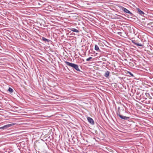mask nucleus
Returning <instances> with one entry per match:
<instances>
[{
    "instance_id": "1",
    "label": "nucleus",
    "mask_w": 153,
    "mask_h": 153,
    "mask_svg": "<svg viewBox=\"0 0 153 153\" xmlns=\"http://www.w3.org/2000/svg\"><path fill=\"white\" fill-rule=\"evenodd\" d=\"M65 62L67 65L74 68L78 71H80V70H79L77 65L74 63H70L67 61H65Z\"/></svg>"
},
{
    "instance_id": "2",
    "label": "nucleus",
    "mask_w": 153,
    "mask_h": 153,
    "mask_svg": "<svg viewBox=\"0 0 153 153\" xmlns=\"http://www.w3.org/2000/svg\"><path fill=\"white\" fill-rule=\"evenodd\" d=\"M15 124V123H12L9 124H7L5 125L2 127H0V129H6L8 128L9 127L12 126H13Z\"/></svg>"
},
{
    "instance_id": "3",
    "label": "nucleus",
    "mask_w": 153,
    "mask_h": 153,
    "mask_svg": "<svg viewBox=\"0 0 153 153\" xmlns=\"http://www.w3.org/2000/svg\"><path fill=\"white\" fill-rule=\"evenodd\" d=\"M117 115L121 119L124 120H128L129 118V117H126L124 116L121 115L119 113H117Z\"/></svg>"
},
{
    "instance_id": "4",
    "label": "nucleus",
    "mask_w": 153,
    "mask_h": 153,
    "mask_svg": "<svg viewBox=\"0 0 153 153\" xmlns=\"http://www.w3.org/2000/svg\"><path fill=\"white\" fill-rule=\"evenodd\" d=\"M122 10H123L124 12H125V13L129 14H131V13L128 10H127V9L124 8L123 7H122Z\"/></svg>"
},
{
    "instance_id": "5",
    "label": "nucleus",
    "mask_w": 153,
    "mask_h": 153,
    "mask_svg": "<svg viewBox=\"0 0 153 153\" xmlns=\"http://www.w3.org/2000/svg\"><path fill=\"white\" fill-rule=\"evenodd\" d=\"M87 120L91 124H94V121L92 118L90 117H87Z\"/></svg>"
},
{
    "instance_id": "6",
    "label": "nucleus",
    "mask_w": 153,
    "mask_h": 153,
    "mask_svg": "<svg viewBox=\"0 0 153 153\" xmlns=\"http://www.w3.org/2000/svg\"><path fill=\"white\" fill-rule=\"evenodd\" d=\"M137 12L141 16H143L144 14V13L139 8H137Z\"/></svg>"
},
{
    "instance_id": "7",
    "label": "nucleus",
    "mask_w": 153,
    "mask_h": 153,
    "mask_svg": "<svg viewBox=\"0 0 153 153\" xmlns=\"http://www.w3.org/2000/svg\"><path fill=\"white\" fill-rule=\"evenodd\" d=\"M132 42L135 45L139 46H142L143 45L141 44H138L137 43L135 42V41L134 40H132Z\"/></svg>"
},
{
    "instance_id": "8",
    "label": "nucleus",
    "mask_w": 153,
    "mask_h": 153,
    "mask_svg": "<svg viewBox=\"0 0 153 153\" xmlns=\"http://www.w3.org/2000/svg\"><path fill=\"white\" fill-rule=\"evenodd\" d=\"M109 71H107L104 74V76L106 77H108L109 76Z\"/></svg>"
},
{
    "instance_id": "9",
    "label": "nucleus",
    "mask_w": 153,
    "mask_h": 153,
    "mask_svg": "<svg viewBox=\"0 0 153 153\" xmlns=\"http://www.w3.org/2000/svg\"><path fill=\"white\" fill-rule=\"evenodd\" d=\"M71 31H72L74 32H76V33H78L79 32V31L78 30L76 29L75 28H71Z\"/></svg>"
},
{
    "instance_id": "10",
    "label": "nucleus",
    "mask_w": 153,
    "mask_h": 153,
    "mask_svg": "<svg viewBox=\"0 0 153 153\" xmlns=\"http://www.w3.org/2000/svg\"><path fill=\"white\" fill-rule=\"evenodd\" d=\"M95 50L98 51H100V50L99 49V48L98 46L97 45H95Z\"/></svg>"
},
{
    "instance_id": "11",
    "label": "nucleus",
    "mask_w": 153,
    "mask_h": 153,
    "mask_svg": "<svg viewBox=\"0 0 153 153\" xmlns=\"http://www.w3.org/2000/svg\"><path fill=\"white\" fill-rule=\"evenodd\" d=\"M42 40L43 41L45 42H49V40L46 39L44 37H42Z\"/></svg>"
},
{
    "instance_id": "12",
    "label": "nucleus",
    "mask_w": 153,
    "mask_h": 153,
    "mask_svg": "<svg viewBox=\"0 0 153 153\" xmlns=\"http://www.w3.org/2000/svg\"><path fill=\"white\" fill-rule=\"evenodd\" d=\"M8 91L10 92L11 93H12L13 92V89L12 88H10L9 89H8Z\"/></svg>"
},
{
    "instance_id": "13",
    "label": "nucleus",
    "mask_w": 153,
    "mask_h": 153,
    "mask_svg": "<svg viewBox=\"0 0 153 153\" xmlns=\"http://www.w3.org/2000/svg\"><path fill=\"white\" fill-rule=\"evenodd\" d=\"M92 59V57H89L88 58L86 59V60L87 61H89L90 60Z\"/></svg>"
},
{
    "instance_id": "14",
    "label": "nucleus",
    "mask_w": 153,
    "mask_h": 153,
    "mask_svg": "<svg viewBox=\"0 0 153 153\" xmlns=\"http://www.w3.org/2000/svg\"><path fill=\"white\" fill-rule=\"evenodd\" d=\"M130 74L131 76H133V74H132L131 73H130Z\"/></svg>"
},
{
    "instance_id": "15",
    "label": "nucleus",
    "mask_w": 153,
    "mask_h": 153,
    "mask_svg": "<svg viewBox=\"0 0 153 153\" xmlns=\"http://www.w3.org/2000/svg\"><path fill=\"white\" fill-rule=\"evenodd\" d=\"M118 110H119L120 109V107H119L118 108Z\"/></svg>"
},
{
    "instance_id": "16",
    "label": "nucleus",
    "mask_w": 153,
    "mask_h": 153,
    "mask_svg": "<svg viewBox=\"0 0 153 153\" xmlns=\"http://www.w3.org/2000/svg\"><path fill=\"white\" fill-rule=\"evenodd\" d=\"M146 94H149V93H146Z\"/></svg>"
},
{
    "instance_id": "17",
    "label": "nucleus",
    "mask_w": 153,
    "mask_h": 153,
    "mask_svg": "<svg viewBox=\"0 0 153 153\" xmlns=\"http://www.w3.org/2000/svg\"><path fill=\"white\" fill-rule=\"evenodd\" d=\"M152 81H153V80Z\"/></svg>"
}]
</instances>
